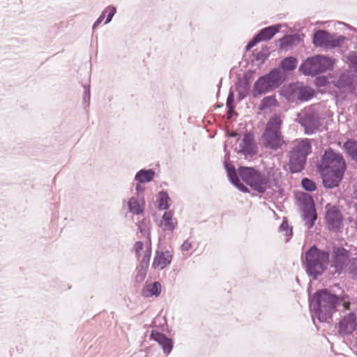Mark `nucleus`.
I'll list each match as a JSON object with an SVG mask.
<instances>
[{
  "label": "nucleus",
  "instance_id": "1",
  "mask_svg": "<svg viewBox=\"0 0 357 357\" xmlns=\"http://www.w3.org/2000/svg\"><path fill=\"white\" fill-rule=\"evenodd\" d=\"M350 304L347 294L337 296L326 289L318 290L310 298V309L314 324L317 325L316 319L320 323H330L338 305L349 310Z\"/></svg>",
  "mask_w": 357,
  "mask_h": 357
},
{
  "label": "nucleus",
  "instance_id": "2",
  "mask_svg": "<svg viewBox=\"0 0 357 357\" xmlns=\"http://www.w3.org/2000/svg\"><path fill=\"white\" fill-rule=\"evenodd\" d=\"M319 168L324 185L327 188H333L342 181L346 163L341 154L329 149L323 155Z\"/></svg>",
  "mask_w": 357,
  "mask_h": 357
},
{
  "label": "nucleus",
  "instance_id": "3",
  "mask_svg": "<svg viewBox=\"0 0 357 357\" xmlns=\"http://www.w3.org/2000/svg\"><path fill=\"white\" fill-rule=\"evenodd\" d=\"M329 258L328 251L320 250L315 245L310 247L305 254L304 266L307 274L317 280L327 268Z\"/></svg>",
  "mask_w": 357,
  "mask_h": 357
},
{
  "label": "nucleus",
  "instance_id": "4",
  "mask_svg": "<svg viewBox=\"0 0 357 357\" xmlns=\"http://www.w3.org/2000/svg\"><path fill=\"white\" fill-rule=\"evenodd\" d=\"M282 123L280 115L274 114L270 118L261 136L262 144L266 149L277 151L285 144L281 132Z\"/></svg>",
  "mask_w": 357,
  "mask_h": 357
},
{
  "label": "nucleus",
  "instance_id": "5",
  "mask_svg": "<svg viewBox=\"0 0 357 357\" xmlns=\"http://www.w3.org/2000/svg\"><path fill=\"white\" fill-rule=\"evenodd\" d=\"M312 147L308 139L295 141L289 152V169L292 173L301 172L306 163L307 156L311 153Z\"/></svg>",
  "mask_w": 357,
  "mask_h": 357
},
{
  "label": "nucleus",
  "instance_id": "6",
  "mask_svg": "<svg viewBox=\"0 0 357 357\" xmlns=\"http://www.w3.org/2000/svg\"><path fill=\"white\" fill-rule=\"evenodd\" d=\"M284 80V74L282 70L275 68L266 75L258 78L254 83L252 96L255 98L271 92L278 88Z\"/></svg>",
  "mask_w": 357,
  "mask_h": 357
},
{
  "label": "nucleus",
  "instance_id": "7",
  "mask_svg": "<svg viewBox=\"0 0 357 357\" xmlns=\"http://www.w3.org/2000/svg\"><path fill=\"white\" fill-rule=\"evenodd\" d=\"M334 60L327 56L318 54L307 58L300 66L299 71L305 75L314 76L333 69Z\"/></svg>",
  "mask_w": 357,
  "mask_h": 357
},
{
  "label": "nucleus",
  "instance_id": "8",
  "mask_svg": "<svg viewBox=\"0 0 357 357\" xmlns=\"http://www.w3.org/2000/svg\"><path fill=\"white\" fill-rule=\"evenodd\" d=\"M239 176L248 185L259 193H264L267 189L268 179L253 167H240L238 169Z\"/></svg>",
  "mask_w": 357,
  "mask_h": 357
},
{
  "label": "nucleus",
  "instance_id": "9",
  "mask_svg": "<svg viewBox=\"0 0 357 357\" xmlns=\"http://www.w3.org/2000/svg\"><path fill=\"white\" fill-rule=\"evenodd\" d=\"M296 121L304 128L305 133L307 135L316 132L322 125L319 114L311 107L299 112Z\"/></svg>",
  "mask_w": 357,
  "mask_h": 357
},
{
  "label": "nucleus",
  "instance_id": "10",
  "mask_svg": "<svg viewBox=\"0 0 357 357\" xmlns=\"http://www.w3.org/2000/svg\"><path fill=\"white\" fill-rule=\"evenodd\" d=\"M344 36L329 33L324 30L315 31L313 36V43L317 47H336L343 42Z\"/></svg>",
  "mask_w": 357,
  "mask_h": 357
},
{
  "label": "nucleus",
  "instance_id": "11",
  "mask_svg": "<svg viewBox=\"0 0 357 357\" xmlns=\"http://www.w3.org/2000/svg\"><path fill=\"white\" fill-rule=\"evenodd\" d=\"M325 220L330 230L338 231L343 225V216L336 206L327 204L326 206Z\"/></svg>",
  "mask_w": 357,
  "mask_h": 357
},
{
  "label": "nucleus",
  "instance_id": "12",
  "mask_svg": "<svg viewBox=\"0 0 357 357\" xmlns=\"http://www.w3.org/2000/svg\"><path fill=\"white\" fill-rule=\"evenodd\" d=\"M301 204L305 225L307 229H310L314 226V222L317 218L313 199L309 195H306L303 197Z\"/></svg>",
  "mask_w": 357,
  "mask_h": 357
},
{
  "label": "nucleus",
  "instance_id": "13",
  "mask_svg": "<svg viewBox=\"0 0 357 357\" xmlns=\"http://www.w3.org/2000/svg\"><path fill=\"white\" fill-rule=\"evenodd\" d=\"M349 261V253L346 249L340 247L333 248L331 266L335 268L336 273H340Z\"/></svg>",
  "mask_w": 357,
  "mask_h": 357
},
{
  "label": "nucleus",
  "instance_id": "14",
  "mask_svg": "<svg viewBox=\"0 0 357 357\" xmlns=\"http://www.w3.org/2000/svg\"><path fill=\"white\" fill-rule=\"evenodd\" d=\"M356 328V315L354 312L345 314L338 323V333L343 336L352 334Z\"/></svg>",
  "mask_w": 357,
  "mask_h": 357
},
{
  "label": "nucleus",
  "instance_id": "15",
  "mask_svg": "<svg viewBox=\"0 0 357 357\" xmlns=\"http://www.w3.org/2000/svg\"><path fill=\"white\" fill-rule=\"evenodd\" d=\"M238 153L245 156H252L257 153V146L255 143L254 135L246 132L239 143Z\"/></svg>",
  "mask_w": 357,
  "mask_h": 357
},
{
  "label": "nucleus",
  "instance_id": "16",
  "mask_svg": "<svg viewBox=\"0 0 357 357\" xmlns=\"http://www.w3.org/2000/svg\"><path fill=\"white\" fill-rule=\"evenodd\" d=\"M291 95L301 102H306L313 98L314 91L311 87L294 84L290 86Z\"/></svg>",
  "mask_w": 357,
  "mask_h": 357
},
{
  "label": "nucleus",
  "instance_id": "17",
  "mask_svg": "<svg viewBox=\"0 0 357 357\" xmlns=\"http://www.w3.org/2000/svg\"><path fill=\"white\" fill-rule=\"evenodd\" d=\"M150 336L152 340L158 342L165 353L169 354L171 352L173 344L170 338L157 331H153Z\"/></svg>",
  "mask_w": 357,
  "mask_h": 357
},
{
  "label": "nucleus",
  "instance_id": "18",
  "mask_svg": "<svg viewBox=\"0 0 357 357\" xmlns=\"http://www.w3.org/2000/svg\"><path fill=\"white\" fill-rule=\"evenodd\" d=\"M172 259V255L169 251H157L152 264V267L153 268L163 269L171 263Z\"/></svg>",
  "mask_w": 357,
  "mask_h": 357
},
{
  "label": "nucleus",
  "instance_id": "19",
  "mask_svg": "<svg viewBox=\"0 0 357 357\" xmlns=\"http://www.w3.org/2000/svg\"><path fill=\"white\" fill-rule=\"evenodd\" d=\"M225 167L227 172V175L229 176V181L232 183V184L234 185L241 192H248V188L240 182L235 167L232 165L230 166L227 162H225Z\"/></svg>",
  "mask_w": 357,
  "mask_h": 357
},
{
  "label": "nucleus",
  "instance_id": "20",
  "mask_svg": "<svg viewBox=\"0 0 357 357\" xmlns=\"http://www.w3.org/2000/svg\"><path fill=\"white\" fill-rule=\"evenodd\" d=\"M174 213L172 211L164 213L160 226L164 231H172L177 226L176 219L173 218Z\"/></svg>",
  "mask_w": 357,
  "mask_h": 357
},
{
  "label": "nucleus",
  "instance_id": "21",
  "mask_svg": "<svg viewBox=\"0 0 357 357\" xmlns=\"http://www.w3.org/2000/svg\"><path fill=\"white\" fill-rule=\"evenodd\" d=\"M281 28L280 24H275L265 27L257 33L261 41H266L271 39Z\"/></svg>",
  "mask_w": 357,
  "mask_h": 357
},
{
  "label": "nucleus",
  "instance_id": "22",
  "mask_svg": "<svg viewBox=\"0 0 357 357\" xmlns=\"http://www.w3.org/2000/svg\"><path fill=\"white\" fill-rule=\"evenodd\" d=\"M161 292V285L158 282H154L152 284H146L142 289V296L144 297H151L152 296H159Z\"/></svg>",
  "mask_w": 357,
  "mask_h": 357
},
{
  "label": "nucleus",
  "instance_id": "23",
  "mask_svg": "<svg viewBox=\"0 0 357 357\" xmlns=\"http://www.w3.org/2000/svg\"><path fill=\"white\" fill-rule=\"evenodd\" d=\"M155 172L151 169H141L135 175V179L139 183L150 182L154 177Z\"/></svg>",
  "mask_w": 357,
  "mask_h": 357
},
{
  "label": "nucleus",
  "instance_id": "24",
  "mask_svg": "<svg viewBox=\"0 0 357 357\" xmlns=\"http://www.w3.org/2000/svg\"><path fill=\"white\" fill-rule=\"evenodd\" d=\"M129 212L134 215H139L144 212V203L140 204L137 198L132 197L128 202Z\"/></svg>",
  "mask_w": 357,
  "mask_h": 357
},
{
  "label": "nucleus",
  "instance_id": "25",
  "mask_svg": "<svg viewBox=\"0 0 357 357\" xmlns=\"http://www.w3.org/2000/svg\"><path fill=\"white\" fill-rule=\"evenodd\" d=\"M249 82L247 79H240L238 83L236 91L238 92V99L239 100L244 99L249 93Z\"/></svg>",
  "mask_w": 357,
  "mask_h": 357
},
{
  "label": "nucleus",
  "instance_id": "26",
  "mask_svg": "<svg viewBox=\"0 0 357 357\" xmlns=\"http://www.w3.org/2000/svg\"><path fill=\"white\" fill-rule=\"evenodd\" d=\"M297 60L293 56H288L282 59L280 63V68L284 71H291L296 68Z\"/></svg>",
  "mask_w": 357,
  "mask_h": 357
},
{
  "label": "nucleus",
  "instance_id": "27",
  "mask_svg": "<svg viewBox=\"0 0 357 357\" xmlns=\"http://www.w3.org/2000/svg\"><path fill=\"white\" fill-rule=\"evenodd\" d=\"M347 153L354 159L357 160V142L355 140H347L344 144Z\"/></svg>",
  "mask_w": 357,
  "mask_h": 357
},
{
  "label": "nucleus",
  "instance_id": "28",
  "mask_svg": "<svg viewBox=\"0 0 357 357\" xmlns=\"http://www.w3.org/2000/svg\"><path fill=\"white\" fill-rule=\"evenodd\" d=\"M169 197L166 191H160L158 194V208L159 210H166L169 207Z\"/></svg>",
  "mask_w": 357,
  "mask_h": 357
},
{
  "label": "nucleus",
  "instance_id": "29",
  "mask_svg": "<svg viewBox=\"0 0 357 357\" xmlns=\"http://www.w3.org/2000/svg\"><path fill=\"white\" fill-rule=\"evenodd\" d=\"M277 100L275 96H269L264 98L261 102V109H266L271 107L276 106Z\"/></svg>",
  "mask_w": 357,
  "mask_h": 357
},
{
  "label": "nucleus",
  "instance_id": "30",
  "mask_svg": "<svg viewBox=\"0 0 357 357\" xmlns=\"http://www.w3.org/2000/svg\"><path fill=\"white\" fill-rule=\"evenodd\" d=\"M301 184L303 188L307 191L312 192L316 189L315 183L308 178H303L301 181Z\"/></svg>",
  "mask_w": 357,
  "mask_h": 357
},
{
  "label": "nucleus",
  "instance_id": "31",
  "mask_svg": "<svg viewBox=\"0 0 357 357\" xmlns=\"http://www.w3.org/2000/svg\"><path fill=\"white\" fill-rule=\"evenodd\" d=\"M151 255V247H149L146 250V254L144 255V257L142 259L139 268H144L146 270L148 269Z\"/></svg>",
  "mask_w": 357,
  "mask_h": 357
},
{
  "label": "nucleus",
  "instance_id": "32",
  "mask_svg": "<svg viewBox=\"0 0 357 357\" xmlns=\"http://www.w3.org/2000/svg\"><path fill=\"white\" fill-rule=\"evenodd\" d=\"M349 269L353 278L357 280V258H353L350 260Z\"/></svg>",
  "mask_w": 357,
  "mask_h": 357
},
{
  "label": "nucleus",
  "instance_id": "33",
  "mask_svg": "<svg viewBox=\"0 0 357 357\" xmlns=\"http://www.w3.org/2000/svg\"><path fill=\"white\" fill-rule=\"evenodd\" d=\"M104 10L105 12V15L107 13V16L105 22V24H107L112 21V17L116 12V9L114 6H108Z\"/></svg>",
  "mask_w": 357,
  "mask_h": 357
},
{
  "label": "nucleus",
  "instance_id": "34",
  "mask_svg": "<svg viewBox=\"0 0 357 357\" xmlns=\"http://www.w3.org/2000/svg\"><path fill=\"white\" fill-rule=\"evenodd\" d=\"M147 273V270L144 268H139L137 271V273L135 276V282L137 283H141L144 281L146 278Z\"/></svg>",
  "mask_w": 357,
  "mask_h": 357
},
{
  "label": "nucleus",
  "instance_id": "35",
  "mask_svg": "<svg viewBox=\"0 0 357 357\" xmlns=\"http://www.w3.org/2000/svg\"><path fill=\"white\" fill-rule=\"evenodd\" d=\"M234 93L233 91H230L229 96L227 99L226 105L229 109V112H231L234 109Z\"/></svg>",
  "mask_w": 357,
  "mask_h": 357
},
{
  "label": "nucleus",
  "instance_id": "36",
  "mask_svg": "<svg viewBox=\"0 0 357 357\" xmlns=\"http://www.w3.org/2000/svg\"><path fill=\"white\" fill-rule=\"evenodd\" d=\"M328 83V78L324 75L318 76L314 79V84L319 87L324 86Z\"/></svg>",
  "mask_w": 357,
  "mask_h": 357
},
{
  "label": "nucleus",
  "instance_id": "37",
  "mask_svg": "<svg viewBox=\"0 0 357 357\" xmlns=\"http://www.w3.org/2000/svg\"><path fill=\"white\" fill-rule=\"evenodd\" d=\"M279 229L280 231H285L286 236H289V235L291 234V233H292V229L289 228V225H288L287 221L286 220H284L282 221V224L280 226Z\"/></svg>",
  "mask_w": 357,
  "mask_h": 357
},
{
  "label": "nucleus",
  "instance_id": "38",
  "mask_svg": "<svg viewBox=\"0 0 357 357\" xmlns=\"http://www.w3.org/2000/svg\"><path fill=\"white\" fill-rule=\"evenodd\" d=\"M83 101L84 104H87L89 106L90 101V86L89 85L84 86Z\"/></svg>",
  "mask_w": 357,
  "mask_h": 357
},
{
  "label": "nucleus",
  "instance_id": "39",
  "mask_svg": "<svg viewBox=\"0 0 357 357\" xmlns=\"http://www.w3.org/2000/svg\"><path fill=\"white\" fill-rule=\"evenodd\" d=\"M261 38H259V36L257 34L246 45V50H249L255 46L258 43L261 42Z\"/></svg>",
  "mask_w": 357,
  "mask_h": 357
},
{
  "label": "nucleus",
  "instance_id": "40",
  "mask_svg": "<svg viewBox=\"0 0 357 357\" xmlns=\"http://www.w3.org/2000/svg\"><path fill=\"white\" fill-rule=\"evenodd\" d=\"M349 82L347 80H344L342 77H340L337 82H335V85L338 88H344L346 86L349 85Z\"/></svg>",
  "mask_w": 357,
  "mask_h": 357
},
{
  "label": "nucleus",
  "instance_id": "41",
  "mask_svg": "<svg viewBox=\"0 0 357 357\" xmlns=\"http://www.w3.org/2000/svg\"><path fill=\"white\" fill-rule=\"evenodd\" d=\"M144 244L141 241H137L134 245V249L136 255L139 256L140 252L142 250Z\"/></svg>",
  "mask_w": 357,
  "mask_h": 357
},
{
  "label": "nucleus",
  "instance_id": "42",
  "mask_svg": "<svg viewBox=\"0 0 357 357\" xmlns=\"http://www.w3.org/2000/svg\"><path fill=\"white\" fill-rule=\"evenodd\" d=\"M105 17V12L103 10L99 17L96 20L93 25V29H96L103 20Z\"/></svg>",
  "mask_w": 357,
  "mask_h": 357
},
{
  "label": "nucleus",
  "instance_id": "43",
  "mask_svg": "<svg viewBox=\"0 0 357 357\" xmlns=\"http://www.w3.org/2000/svg\"><path fill=\"white\" fill-rule=\"evenodd\" d=\"M192 248V243L188 241H185L181 245V250L183 251H188Z\"/></svg>",
  "mask_w": 357,
  "mask_h": 357
},
{
  "label": "nucleus",
  "instance_id": "44",
  "mask_svg": "<svg viewBox=\"0 0 357 357\" xmlns=\"http://www.w3.org/2000/svg\"><path fill=\"white\" fill-rule=\"evenodd\" d=\"M289 40V38L288 36H286V37H284L282 38L280 41H281V45L282 46H284V45H288V42Z\"/></svg>",
  "mask_w": 357,
  "mask_h": 357
},
{
  "label": "nucleus",
  "instance_id": "45",
  "mask_svg": "<svg viewBox=\"0 0 357 357\" xmlns=\"http://www.w3.org/2000/svg\"><path fill=\"white\" fill-rule=\"evenodd\" d=\"M142 222H139L138 224V230L140 233H142V234L145 235L146 233V230L145 229V228H144L142 225Z\"/></svg>",
  "mask_w": 357,
  "mask_h": 357
},
{
  "label": "nucleus",
  "instance_id": "46",
  "mask_svg": "<svg viewBox=\"0 0 357 357\" xmlns=\"http://www.w3.org/2000/svg\"><path fill=\"white\" fill-rule=\"evenodd\" d=\"M351 63L357 66V53H355L351 57Z\"/></svg>",
  "mask_w": 357,
  "mask_h": 357
},
{
  "label": "nucleus",
  "instance_id": "47",
  "mask_svg": "<svg viewBox=\"0 0 357 357\" xmlns=\"http://www.w3.org/2000/svg\"><path fill=\"white\" fill-rule=\"evenodd\" d=\"M144 190V188L140 185V184H137L136 185V190L137 191V192H143Z\"/></svg>",
  "mask_w": 357,
  "mask_h": 357
},
{
  "label": "nucleus",
  "instance_id": "48",
  "mask_svg": "<svg viewBox=\"0 0 357 357\" xmlns=\"http://www.w3.org/2000/svg\"><path fill=\"white\" fill-rule=\"evenodd\" d=\"M354 195L357 198V182L356 184L354 185Z\"/></svg>",
  "mask_w": 357,
  "mask_h": 357
},
{
  "label": "nucleus",
  "instance_id": "49",
  "mask_svg": "<svg viewBox=\"0 0 357 357\" xmlns=\"http://www.w3.org/2000/svg\"><path fill=\"white\" fill-rule=\"evenodd\" d=\"M237 135L238 134L236 132H232L231 134H230V137H236Z\"/></svg>",
  "mask_w": 357,
  "mask_h": 357
}]
</instances>
